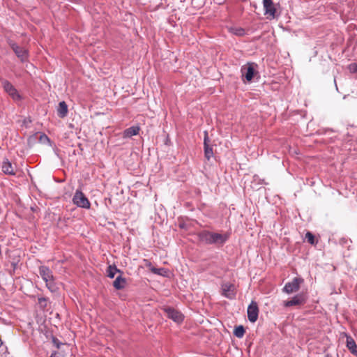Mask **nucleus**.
Listing matches in <instances>:
<instances>
[{
    "mask_svg": "<svg viewBox=\"0 0 357 357\" xmlns=\"http://www.w3.org/2000/svg\"><path fill=\"white\" fill-rule=\"evenodd\" d=\"M38 304L40 305L41 307L45 308L47 306V299L45 298H39Z\"/></svg>",
    "mask_w": 357,
    "mask_h": 357,
    "instance_id": "a878e982",
    "label": "nucleus"
},
{
    "mask_svg": "<svg viewBox=\"0 0 357 357\" xmlns=\"http://www.w3.org/2000/svg\"><path fill=\"white\" fill-rule=\"evenodd\" d=\"M348 68L352 73H357V63H352L349 64Z\"/></svg>",
    "mask_w": 357,
    "mask_h": 357,
    "instance_id": "393cba45",
    "label": "nucleus"
},
{
    "mask_svg": "<svg viewBox=\"0 0 357 357\" xmlns=\"http://www.w3.org/2000/svg\"><path fill=\"white\" fill-rule=\"evenodd\" d=\"M347 347L352 354L357 356V344L351 336H347Z\"/></svg>",
    "mask_w": 357,
    "mask_h": 357,
    "instance_id": "2eb2a0df",
    "label": "nucleus"
},
{
    "mask_svg": "<svg viewBox=\"0 0 357 357\" xmlns=\"http://www.w3.org/2000/svg\"><path fill=\"white\" fill-rule=\"evenodd\" d=\"M2 345V342L1 340H0V347Z\"/></svg>",
    "mask_w": 357,
    "mask_h": 357,
    "instance_id": "cd10ccee",
    "label": "nucleus"
},
{
    "mask_svg": "<svg viewBox=\"0 0 357 357\" xmlns=\"http://www.w3.org/2000/svg\"><path fill=\"white\" fill-rule=\"evenodd\" d=\"M222 295L229 299H234L236 296L235 285L229 282H223L221 284Z\"/></svg>",
    "mask_w": 357,
    "mask_h": 357,
    "instance_id": "20e7f679",
    "label": "nucleus"
},
{
    "mask_svg": "<svg viewBox=\"0 0 357 357\" xmlns=\"http://www.w3.org/2000/svg\"><path fill=\"white\" fill-rule=\"evenodd\" d=\"M1 84L6 91L12 98L13 100H19L20 96L17 92V91L15 89V88L13 86V84L9 82L7 80H3L1 82Z\"/></svg>",
    "mask_w": 357,
    "mask_h": 357,
    "instance_id": "6e6552de",
    "label": "nucleus"
},
{
    "mask_svg": "<svg viewBox=\"0 0 357 357\" xmlns=\"http://www.w3.org/2000/svg\"><path fill=\"white\" fill-rule=\"evenodd\" d=\"M247 313L248 320L250 322L255 323L257 320L259 308L257 302L252 301L250 303V304L248 305Z\"/></svg>",
    "mask_w": 357,
    "mask_h": 357,
    "instance_id": "0eeeda50",
    "label": "nucleus"
},
{
    "mask_svg": "<svg viewBox=\"0 0 357 357\" xmlns=\"http://www.w3.org/2000/svg\"><path fill=\"white\" fill-rule=\"evenodd\" d=\"M165 312L168 318L172 319L175 322L181 323L183 320V314L173 308H165Z\"/></svg>",
    "mask_w": 357,
    "mask_h": 357,
    "instance_id": "1a4fd4ad",
    "label": "nucleus"
},
{
    "mask_svg": "<svg viewBox=\"0 0 357 357\" xmlns=\"http://www.w3.org/2000/svg\"><path fill=\"white\" fill-rule=\"evenodd\" d=\"M45 138L48 139L46 135H44Z\"/></svg>",
    "mask_w": 357,
    "mask_h": 357,
    "instance_id": "c85d7f7f",
    "label": "nucleus"
},
{
    "mask_svg": "<svg viewBox=\"0 0 357 357\" xmlns=\"http://www.w3.org/2000/svg\"><path fill=\"white\" fill-rule=\"evenodd\" d=\"M209 139L208 135V132L204 131V155L206 158L209 160L213 156V149L208 144Z\"/></svg>",
    "mask_w": 357,
    "mask_h": 357,
    "instance_id": "f8f14e48",
    "label": "nucleus"
},
{
    "mask_svg": "<svg viewBox=\"0 0 357 357\" xmlns=\"http://www.w3.org/2000/svg\"><path fill=\"white\" fill-rule=\"evenodd\" d=\"M263 6L265 14L269 15L273 18L275 17L276 8L272 0H263Z\"/></svg>",
    "mask_w": 357,
    "mask_h": 357,
    "instance_id": "9b49d317",
    "label": "nucleus"
},
{
    "mask_svg": "<svg viewBox=\"0 0 357 357\" xmlns=\"http://www.w3.org/2000/svg\"><path fill=\"white\" fill-rule=\"evenodd\" d=\"M305 238L311 245H314L315 243L314 236L311 232L308 231L306 233Z\"/></svg>",
    "mask_w": 357,
    "mask_h": 357,
    "instance_id": "b1692460",
    "label": "nucleus"
},
{
    "mask_svg": "<svg viewBox=\"0 0 357 357\" xmlns=\"http://www.w3.org/2000/svg\"><path fill=\"white\" fill-rule=\"evenodd\" d=\"M2 171L6 174L15 175V167H13L11 162L6 159L2 162Z\"/></svg>",
    "mask_w": 357,
    "mask_h": 357,
    "instance_id": "4468645a",
    "label": "nucleus"
},
{
    "mask_svg": "<svg viewBox=\"0 0 357 357\" xmlns=\"http://www.w3.org/2000/svg\"><path fill=\"white\" fill-rule=\"evenodd\" d=\"M231 32L236 36H243L245 34V30L240 27L231 28Z\"/></svg>",
    "mask_w": 357,
    "mask_h": 357,
    "instance_id": "4be33fe9",
    "label": "nucleus"
},
{
    "mask_svg": "<svg viewBox=\"0 0 357 357\" xmlns=\"http://www.w3.org/2000/svg\"><path fill=\"white\" fill-rule=\"evenodd\" d=\"M39 273L43 280L45 282L47 287L51 291H54L56 290V287L52 271L47 266H41L39 268Z\"/></svg>",
    "mask_w": 357,
    "mask_h": 357,
    "instance_id": "f257e3e1",
    "label": "nucleus"
},
{
    "mask_svg": "<svg viewBox=\"0 0 357 357\" xmlns=\"http://www.w3.org/2000/svg\"><path fill=\"white\" fill-rule=\"evenodd\" d=\"M199 240L206 244H212L213 232L202 231L198 234Z\"/></svg>",
    "mask_w": 357,
    "mask_h": 357,
    "instance_id": "ddd939ff",
    "label": "nucleus"
},
{
    "mask_svg": "<svg viewBox=\"0 0 357 357\" xmlns=\"http://www.w3.org/2000/svg\"><path fill=\"white\" fill-rule=\"evenodd\" d=\"M117 272H120L115 266H109L107 270V276L110 278H113Z\"/></svg>",
    "mask_w": 357,
    "mask_h": 357,
    "instance_id": "aec40b11",
    "label": "nucleus"
},
{
    "mask_svg": "<svg viewBox=\"0 0 357 357\" xmlns=\"http://www.w3.org/2000/svg\"><path fill=\"white\" fill-rule=\"evenodd\" d=\"M68 106L64 101L60 102L57 108L58 116L61 118H64L68 114Z\"/></svg>",
    "mask_w": 357,
    "mask_h": 357,
    "instance_id": "f3484780",
    "label": "nucleus"
},
{
    "mask_svg": "<svg viewBox=\"0 0 357 357\" xmlns=\"http://www.w3.org/2000/svg\"><path fill=\"white\" fill-rule=\"evenodd\" d=\"M234 334L236 337L238 338L243 337L245 334L244 327L243 326H238L236 327L234 331Z\"/></svg>",
    "mask_w": 357,
    "mask_h": 357,
    "instance_id": "412c9836",
    "label": "nucleus"
},
{
    "mask_svg": "<svg viewBox=\"0 0 357 357\" xmlns=\"http://www.w3.org/2000/svg\"><path fill=\"white\" fill-rule=\"evenodd\" d=\"M257 65L255 63H248L243 66L241 69L242 76L245 77L247 82H251L254 75L257 73Z\"/></svg>",
    "mask_w": 357,
    "mask_h": 357,
    "instance_id": "f03ea898",
    "label": "nucleus"
},
{
    "mask_svg": "<svg viewBox=\"0 0 357 357\" xmlns=\"http://www.w3.org/2000/svg\"><path fill=\"white\" fill-rule=\"evenodd\" d=\"M9 45L22 62H24L27 60L28 52L26 49L20 47L18 45H17L13 41L9 42Z\"/></svg>",
    "mask_w": 357,
    "mask_h": 357,
    "instance_id": "39448f33",
    "label": "nucleus"
},
{
    "mask_svg": "<svg viewBox=\"0 0 357 357\" xmlns=\"http://www.w3.org/2000/svg\"><path fill=\"white\" fill-rule=\"evenodd\" d=\"M50 357H59L56 354H52Z\"/></svg>",
    "mask_w": 357,
    "mask_h": 357,
    "instance_id": "bb28decb",
    "label": "nucleus"
},
{
    "mask_svg": "<svg viewBox=\"0 0 357 357\" xmlns=\"http://www.w3.org/2000/svg\"><path fill=\"white\" fill-rule=\"evenodd\" d=\"M227 238L226 234L213 233L212 244H223Z\"/></svg>",
    "mask_w": 357,
    "mask_h": 357,
    "instance_id": "dca6fc26",
    "label": "nucleus"
},
{
    "mask_svg": "<svg viewBox=\"0 0 357 357\" xmlns=\"http://www.w3.org/2000/svg\"><path fill=\"white\" fill-rule=\"evenodd\" d=\"M303 280L299 278H295L290 282H287L283 288V291L287 294H291L299 290L300 284Z\"/></svg>",
    "mask_w": 357,
    "mask_h": 357,
    "instance_id": "423d86ee",
    "label": "nucleus"
},
{
    "mask_svg": "<svg viewBox=\"0 0 357 357\" xmlns=\"http://www.w3.org/2000/svg\"><path fill=\"white\" fill-rule=\"evenodd\" d=\"M73 202L78 207L84 208H89L91 204L84 193L79 190H77L73 196Z\"/></svg>",
    "mask_w": 357,
    "mask_h": 357,
    "instance_id": "7ed1b4c3",
    "label": "nucleus"
},
{
    "mask_svg": "<svg viewBox=\"0 0 357 357\" xmlns=\"http://www.w3.org/2000/svg\"><path fill=\"white\" fill-rule=\"evenodd\" d=\"M151 271L153 273H155V274H158L160 275H165L167 272V270L163 268H151Z\"/></svg>",
    "mask_w": 357,
    "mask_h": 357,
    "instance_id": "5701e85b",
    "label": "nucleus"
},
{
    "mask_svg": "<svg viewBox=\"0 0 357 357\" xmlns=\"http://www.w3.org/2000/svg\"><path fill=\"white\" fill-rule=\"evenodd\" d=\"M139 131V127H131L128 129H126L124 131L123 135L125 137H131L132 136L138 135Z\"/></svg>",
    "mask_w": 357,
    "mask_h": 357,
    "instance_id": "6ab92c4d",
    "label": "nucleus"
},
{
    "mask_svg": "<svg viewBox=\"0 0 357 357\" xmlns=\"http://www.w3.org/2000/svg\"><path fill=\"white\" fill-rule=\"evenodd\" d=\"M126 284V280L121 275H119L113 282V286L116 289H122Z\"/></svg>",
    "mask_w": 357,
    "mask_h": 357,
    "instance_id": "a211bd4d",
    "label": "nucleus"
},
{
    "mask_svg": "<svg viewBox=\"0 0 357 357\" xmlns=\"http://www.w3.org/2000/svg\"><path fill=\"white\" fill-rule=\"evenodd\" d=\"M306 298L304 294H299L294 296L291 300L285 301L284 305L285 307H291L294 305H301L305 303Z\"/></svg>",
    "mask_w": 357,
    "mask_h": 357,
    "instance_id": "9d476101",
    "label": "nucleus"
}]
</instances>
